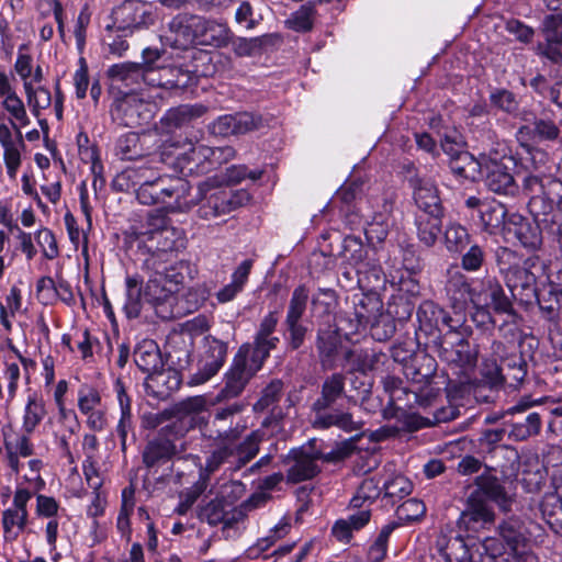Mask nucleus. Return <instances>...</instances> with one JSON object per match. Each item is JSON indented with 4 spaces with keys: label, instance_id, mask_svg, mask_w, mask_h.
<instances>
[{
    "label": "nucleus",
    "instance_id": "1",
    "mask_svg": "<svg viewBox=\"0 0 562 562\" xmlns=\"http://www.w3.org/2000/svg\"><path fill=\"white\" fill-rule=\"evenodd\" d=\"M469 493L465 507L458 520L459 527L467 531H477L494 522L495 512L492 505L503 513L512 510L516 497L515 480L491 467L477 474Z\"/></svg>",
    "mask_w": 562,
    "mask_h": 562
},
{
    "label": "nucleus",
    "instance_id": "2",
    "mask_svg": "<svg viewBox=\"0 0 562 562\" xmlns=\"http://www.w3.org/2000/svg\"><path fill=\"white\" fill-rule=\"evenodd\" d=\"M519 142L515 149L501 153L496 148L481 151V177L488 191L503 196L516 198L520 192L517 182L519 172L528 170L530 161L528 151Z\"/></svg>",
    "mask_w": 562,
    "mask_h": 562
},
{
    "label": "nucleus",
    "instance_id": "3",
    "mask_svg": "<svg viewBox=\"0 0 562 562\" xmlns=\"http://www.w3.org/2000/svg\"><path fill=\"white\" fill-rule=\"evenodd\" d=\"M133 186H138L136 199L143 205L161 204L171 213L189 212L193 206L192 200H189L191 186L181 177L166 173L155 176L150 168L140 167Z\"/></svg>",
    "mask_w": 562,
    "mask_h": 562
},
{
    "label": "nucleus",
    "instance_id": "4",
    "mask_svg": "<svg viewBox=\"0 0 562 562\" xmlns=\"http://www.w3.org/2000/svg\"><path fill=\"white\" fill-rule=\"evenodd\" d=\"M538 255H531L525 259L509 247L499 246L495 249V263L503 277L513 300L520 305L529 306L535 303L537 276L532 269L540 263Z\"/></svg>",
    "mask_w": 562,
    "mask_h": 562
},
{
    "label": "nucleus",
    "instance_id": "5",
    "mask_svg": "<svg viewBox=\"0 0 562 562\" xmlns=\"http://www.w3.org/2000/svg\"><path fill=\"white\" fill-rule=\"evenodd\" d=\"M437 370L436 359L424 350H417L408 364H404L403 373L406 379L419 385L418 390L413 392L414 402L424 409L432 405L440 394V383H445V381H436V379H443V375L437 374Z\"/></svg>",
    "mask_w": 562,
    "mask_h": 562
},
{
    "label": "nucleus",
    "instance_id": "6",
    "mask_svg": "<svg viewBox=\"0 0 562 562\" xmlns=\"http://www.w3.org/2000/svg\"><path fill=\"white\" fill-rule=\"evenodd\" d=\"M252 199L251 193L246 189H234L231 186L209 188L204 190L199 187L196 195V215L201 220L210 221L222 215L229 214L239 207L246 206Z\"/></svg>",
    "mask_w": 562,
    "mask_h": 562
},
{
    "label": "nucleus",
    "instance_id": "7",
    "mask_svg": "<svg viewBox=\"0 0 562 562\" xmlns=\"http://www.w3.org/2000/svg\"><path fill=\"white\" fill-rule=\"evenodd\" d=\"M533 220L519 213H512L507 217V232L513 234L519 244L529 251H537L543 244V234L558 243L561 225L548 215L530 212Z\"/></svg>",
    "mask_w": 562,
    "mask_h": 562
},
{
    "label": "nucleus",
    "instance_id": "8",
    "mask_svg": "<svg viewBox=\"0 0 562 562\" xmlns=\"http://www.w3.org/2000/svg\"><path fill=\"white\" fill-rule=\"evenodd\" d=\"M416 317L418 322L416 340L418 345L424 344L425 346L430 344L435 346L437 336L445 331L463 328L465 322L462 315L451 316L443 307L430 300H425L419 304Z\"/></svg>",
    "mask_w": 562,
    "mask_h": 562
},
{
    "label": "nucleus",
    "instance_id": "9",
    "mask_svg": "<svg viewBox=\"0 0 562 562\" xmlns=\"http://www.w3.org/2000/svg\"><path fill=\"white\" fill-rule=\"evenodd\" d=\"M188 426L180 420H171L160 427L157 435L148 439L142 451V462L148 470L161 468L171 463L178 454L177 440L188 432Z\"/></svg>",
    "mask_w": 562,
    "mask_h": 562
},
{
    "label": "nucleus",
    "instance_id": "10",
    "mask_svg": "<svg viewBox=\"0 0 562 562\" xmlns=\"http://www.w3.org/2000/svg\"><path fill=\"white\" fill-rule=\"evenodd\" d=\"M191 357L192 352L188 349L169 353L168 358L173 368L167 370L162 368L148 374L144 381L146 394L158 401L168 400L175 391L179 390L184 371L190 372Z\"/></svg>",
    "mask_w": 562,
    "mask_h": 562
},
{
    "label": "nucleus",
    "instance_id": "11",
    "mask_svg": "<svg viewBox=\"0 0 562 562\" xmlns=\"http://www.w3.org/2000/svg\"><path fill=\"white\" fill-rule=\"evenodd\" d=\"M470 334L471 328L464 322L463 328L437 336L434 348L439 358L462 371L473 370L477 363L479 350L471 346L468 339Z\"/></svg>",
    "mask_w": 562,
    "mask_h": 562
},
{
    "label": "nucleus",
    "instance_id": "12",
    "mask_svg": "<svg viewBox=\"0 0 562 562\" xmlns=\"http://www.w3.org/2000/svg\"><path fill=\"white\" fill-rule=\"evenodd\" d=\"M401 400L395 393H392L387 403L381 409L383 420L394 422L381 426L376 431L379 439L398 438L405 434H413L431 425L427 417L418 413L409 412L401 406L397 401Z\"/></svg>",
    "mask_w": 562,
    "mask_h": 562
},
{
    "label": "nucleus",
    "instance_id": "13",
    "mask_svg": "<svg viewBox=\"0 0 562 562\" xmlns=\"http://www.w3.org/2000/svg\"><path fill=\"white\" fill-rule=\"evenodd\" d=\"M157 105L135 93H124L114 99L110 108L113 123L122 127L148 126L155 117Z\"/></svg>",
    "mask_w": 562,
    "mask_h": 562
},
{
    "label": "nucleus",
    "instance_id": "14",
    "mask_svg": "<svg viewBox=\"0 0 562 562\" xmlns=\"http://www.w3.org/2000/svg\"><path fill=\"white\" fill-rule=\"evenodd\" d=\"M345 339H349V335L346 336L342 324L340 326L336 323L319 325L315 347L319 363L324 369H335L340 358L346 361L353 358V350L345 345Z\"/></svg>",
    "mask_w": 562,
    "mask_h": 562
},
{
    "label": "nucleus",
    "instance_id": "15",
    "mask_svg": "<svg viewBox=\"0 0 562 562\" xmlns=\"http://www.w3.org/2000/svg\"><path fill=\"white\" fill-rule=\"evenodd\" d=\"M202 349L195 372L190 371L187 375L191 386L201 385L218 373L226 362L228 344L207 335L202 340Z\"/></svg>",
    "mask_w": 562,
    "mask_h": 562
},
{
    "label": "nucleus",
    "instance_id": "16",
    "mask_svg": "<svg viewBox=\"0 0 562 562\" xmlns=\"http://www.w3.org/2000/svg\"><path fill=\"white\" fill-rule=\"evenodd\" d=\"M524 149L528 151L530 161L528 164V170L519 172L521 178L520 189L526 195H529L528 210L535 212L532 203L536 199H544L547 192V184L552 180H560V178L553 176H542V168L548 159V153L537 146H533L527 142L524 143Z\"/></svg>",
    "mask_w": 562,
    "mask_h": 562
},
{
    "label": "nucleus",
    "instance_id": "17",
    "mask_svg": "<svg viewBox=\"0 0 562 562\" xmlns=\"http://www.w3.org/2000/svg\"><path fill=\"white\" fill-rule=\"evenodd\" d=\"M383 303L376 293H359L352 295V311L339 314V324L347 335H356L366 330L369 324L382 312Z\"/></svg>",
    "mask_w": 562,
    "mask_h": 562
},
{
    "label": "nucleus",
    "instance_id": "18",
    "mask_svg": "<svg viewBox=\"0 0 562 562\" xmlns=\"http://www.w3.org/2000/svg\"><path fill=\"white\" fill-rule=\"evenodd\" d=\"M156 18L153 4L142 0L124 1L110 15L111 22L116 24L115 27L132 34L154 25Z\"/></svg>",
    "mask_w": 562,
    "mask_h": 562
},
{
    "label": "nucleus",
    "instance_id": "19",
    "mask_svg": "<svg viewBox=\"0 0 562 562\" xmlns=\"http://www.w3.org/2000/svg\"><path fill=\"white\" fill-rule=\"evenodd\" d=\"M148 225L154 227L149 232L148 241L150 244H144L143 248L150 255V258L146 260L147 263L153 261V266L157 261L167 262L169 258L179 248L178 241L175 238V229H168L165 227L166 217L160 215L148 216ZM142 249V246H139Z\"/></svg>",
    "mask_w": 562,
    "mask_h": 562
},
{
    "label": "nucleus",
    "instance_id": "20",
    "mask_svg": "<svg viewBox=\"0 0 562 562\" xmlns=\"http://www.w3.org/2000/svg\"><path fill=\"white\" fill-rule=\"evenodd\" d=\"M475 284L474 304H484L497 315L518 316L512 296L506 293L503 284L496 277L485 276L476 278Z\"/></svg>",
    "mask_w": 562,
    "mask_h": 562
},
{
    "label": "nucleus",
    "instance_id": "21",
    "mask_svg": "<svg viewBox=\"0 0 562 562\" xmlns=\"http://www.w3.org/2000/svg\"><path fill=\"white\" fill-rule=\"evenodd\" d=\"M528 124L519 126L517 136L519 142L532 140L536 143L555 144L562 143L561 124L555 122V113L551 109H543L539 114H533Z\"/></svg>",
    "mask_w": 562,
    "mask_h": 562
},
{
    "label": "nucleus",
    "instance_id": "22",
    "mask_svg": "<svg viewBox=\"0 0 562 562\" xmlns=\"http://www.w3.org/2000/svg\"><path fill=\"white\" fill-rule=\"evenodd\" d=\"M263 126L265 119L261 114L244 111L220 115L207 127L212 135L228 137L245 135Z\"/></svg>",
    "mask_w": 562,
    "mask_h": 562
},
{
    "label": "nucleus",
    "instance_id": "23",
    "mask_svg": "<svg viewBox=\"0 0 562 562\" xmlns=\"http://www.w3.org/2000/svg\"><path fill=\"white\" fill-rule=\"evenodd\" d=\"M493 356L501 358L505 386L517 389L527 376L528 363L520 350L515 346H506L499 340H493L491 345Z\"/></svg>",
    "mask_w": 562,
    "mask_h": 562
},
{
    "label": "nucleus",
    "instance_id": "24",
    "mask_svg": "<svg viewBox=\"0 0 562 562\" xmlns=\"http://www.w3.org/2000/svg\"><path fill=\"white\" fill-rule=\"evenodd\" d=\"M143 292L144 302L155 311L158 317L168 319L173 316L175 289L168 286L159 273L154 271L147 282L143 283Z\"/></svg>",
    "mask_w": 562,
    "mask_h": 562
},
{
    "label": "nucleus",
    "instance_id": "25",
    "mask_svg": "<svg viewBox=\"0 0 562 562\" xmlns=\"http://www.w3.org/2000/svg\"><path fill=\"white\" fill-rule=\"evenodd\" d=\"M475 292V279H470L460 271L448 272L445 293L454 315L460 314L464 317L469 304H474Z\"/></svg>",
    "mask_w": 562,
    "mask_h": 562
},
{
    "label": "nucleus",
    "instance_id": "26",
    "mask_svg": "<svg viewBox=\"0 0 562 562\" xmlns=\"http://www.w3.org/2000/svg\"><path fill=\"white\" fill-rule=\"evenodd\" d=\"M283 463H292L285 473V482L294 485L315 479L321 472V467L313 462L308 450L304 447L291 448L283 459Z\"/></svg>",
    "mask_w": 562,
    "mask_h": 562
},
{
    "label": "nucleus",
    "instance_id": "27",
    "mask_svg": "<svg viewBox=\"0 0 562 562\" xmlns=\"http://www.w3.org/2000/svg\"><path fill=\"white\" fill-rule=\"evenodd\" d=\"M408 184L413 189V199L418 212L445 214L440 192L434 181L416 173L408 178Z\"/></svg>",
    "mask_w": 562,
    "mask_h": 562
},
{
    "label": "nucleus",
    "instance_id": "28",
    "mask_svg": "<svg viewBox=\"0 0 562 562\" xmlns=\"http://www.w3.org/2000/svg\"><path fill=\"white\" fill-rule=\"evenodd\" d=\"M497 537L506 554L521 552L530 548V532L524 521L516 517L504 519L497 527Z\"/></svg>",
    "mask_w": 562,
    "mask_h": 562
},
{
    "label": "nucleus",
    "instance_id": "29",
    "mask_svg": "<svg viewBox=\"0 0 562 562\" xmlns=\"http://www.w3.org/2000/svg\"><path fill=\"white\" fill-rule=\"evenodd\" d=\"M344 396V375L340 373H333L327 376L321 386V395L312 404V412L315 414V418L329 414V409L334 411L338 401L342 400Z\"/></svg>",
    "mask_w": 562,
    "mask_h": 562
},
{
    "label": "nucleus",
    "instance_id": "30",
    "mask_svg": "<svg viewBox=\"0 0 562 562\" xmlns=\"http://www.w3.org/2000/svg\"><path fill=\"white\" fill-rule=\"evenodd\" d=\"M201 16L190 13H179L169 22L170 33L173 34V46L187 49L198 45Z\"/></svg>",
    "mask_w": 562,
    "mask_h": 562
},
{
    "label": "nucleus",
    "instance_id": "31",
    "mask_svg": "<svg viewBox=\"0 0 562 562\" xmlns=\"http://www.w3.org/2000/svg\"><path fill=\"white\" fill-rule=\"evenodd\" d=\"M554 492L546 493L540 502V512L550 529L562 537V470L553 477Z\"/></svg>",
    "mask_w": 562,
    "mask_h": 562
},
{
    "label": "nucleus",
    "instance_id": "32",
    "mask_svg": "<svg viewBox=\"0 0 562 562\" xmlns=\"http://www.w3.org/2000/svg\"><path fill=\"white\" fill-rule=\"evenodd\" d=\"M198 85L192 76L188 64L179 66L165 67L157 79H150L149 86L161 87L169 90H187Z\"/></svg>",
    "mask_w": 562,
    "mask_h": 562
},
{
    "label": "nucleus",
    "instance_id": "33",
    "mask_svg": "<svg viewBox=\"0 0 562 562\" xmlns=\"http://www.w3.org/2000/svg\"><path fill=\"white\" fill-rule=\"evenodd\" d=\"M536 213L548 215L557 222V226L562 224V179L552 180L547 184V192L543 198L536 199L532 203Z\"/></svg>",
    "mask_w": 562,
    "mask_h": 562
},
{
    "label": "nucleus",
    "instance_id": "34",
    "mask_svg": "<svg viewBox=\"0 0 562 562\" xmlns=\"http://www.w3.org/2000/svg\"><path fill=\"white\" fill-rule=\"evenodd\" d=\"M198 30V45L202 46L226 47L234 37V33L226 23L207 20L202 16Z\"/></svg>",
    "mask_w": 562,
    "mask_h": 562
},
{
    "label": "nucleus",
    "instance_id": "35",
    "mask_svg": "<svg viewBox=\"0 0 562 562\" xmlns=\"http://www.w3.org/2000/svg\"><path fill=\"white\" fill-rule=\"evenodd\" d=\"M508 212L506 206L495 199L486 200L485 206L479 214V226L488 235H497L507 228Z\"/></svg>",
    "mask_w": 562,
    "mask_h": 562
},
{
    "label": "nucleus",
    "instance_id": "36",
    "mask_svg": "<svg viewBox=\"0 0 562 562\" xmlns=\"http://www.w3.org/2000/svg\"><path fill=\"white\" fill-rule=\"evenodd\" d=\"M150 155L140 134L127 132L117 137L114 144V156L123 161L139 160Z\"/></svg>",
    "mask_w": 562,
    "mask_h": 562
},
{
    "label": "nucleus",
    "instance_id": "37",
    "mask_svg": "<svg viewBox=\"0 0 562 562\" xmlns=\"http://www.w3.org/2000/svg\"><path fill=\"white\" fill-rule=\"evenodd\" d=\"M445 214L417 212L415 215L416 235L420 244L427 248L436 245L442 232V218Z\"/></svg>",
    "mask_w": 562,
    "mask_h": 562
},
{
    "label": "nucleus",
    "instance_id": "38",
    "mask_svg": "<svg viewBox=\"0 0 562 562\" xmlns=\"http://www.w3.org/2000/svg\"><path fill=\"white\" fill-rule=\"evenodd\" d=\"M134 362L147 375L162 369L164 361L158 344L153 339L137 342L134 349Z\"/></svg>",
    "mask_w": 562,
    "mask_h": 562
},
{
    "label": "nucleus",
    "instance_id": "39",
    "mask_svg": "<svg viewBox=\"0 0 562 562\" xmlns=\"http://www.w3.org/2000/svg\"><path fill=\"white\" fill-rule=\"evenodd\" d=\"M144 302L143 277L138 273L127 274L125 278V301L122 311L127 319L138 318Z\"/></svg>",
    "mask_w": 562,
    "mask_h": 562
},
{
    "label": "nucleus",
    "instance_id": "40",
    "mask_svg": "<svg viewBox=\"0 0 562 562\" xmlns=\"http://www.w3.org/2000/svg\"><path fill=\"white\" fill-rule=\"evenodd\" d=\"M183 177H198L210 172V162L207 156L202 150V145L194 146L189 143L186 155L178 160V167L175 170Z\"/></svg>",
    "mask_w": 562,
    "mask_h": 562
},
{
    "label": "nucleus",
    "instance_id": "41",
    "mask_svg": "<svg viewBox=\"0 0 562 562\" xmlns=\"http://www.w3.org/2000/svg\"><path fill=\"white\" fill-rule=\"evenodd\" d=\"M221 442L205 459L204 471L207 474L216 472L224 463L229 462L232 458L239 454L243 445H237L234 439L228 438V432L225 430L218 434Z\"/></svg>",
    "mask_w": 562,
    "mask_h": 562
},
{
    "label": "nucleus",
    "instance_id": "42",
    "mask_svg": "<svg viewBox=\"0 0 562 562\" xmlns=\"http://www.w3.org/2000/svg\"><path fill=\"white\" fill-rule=\"evenodd\" d=\"M254 266L252 259L243 260L231 276V282L224 285L217 293L218 303L224 304L233 301L245 289Z\"/></svg>",
    "mask_w": 562,
    "mask_h": 562
},
{
    "label": "nucleus",
    "instance_id": "43",
    "mask_svg": "<svg viewBox=\"0 0 562 562\" xmlns=\"http://www.w3.org/2000/svg\"><path fill=\"white\" fill-rule=\"evenodd\" d=\"M543 424V414L539 411L530 412L522 418L510 423L508 440L520 442L540 434Z\"/></svg>",
    "mask_w": 562,
    "mask_h": 562
},
{
    "label": "nucleus",
    "instance_id": "44",
    "mask_svg": "<svg viewBox=\"0 0 562 562\" xmlns=\"http://www.w3.org/2000/svg\"><path fill=\"white\" fill-rule=\"evenodd\" d=\"M437 544L439 554L445 562H472L473 554L460 535L449 538L442 537Z\"/></svg>",
    "mask_w": 562,
    "mask_h": 562
},
{
    "label": "nucleus",
    "instance_id": "45",
    "mask_svg": "<svg viewBox=\"0 0 562 562\" xmlns=\"http://www.w3.org/2000/svg\"><path fill=\"white\" fill-rule=\"evenodd\" d=\"M47 412L45 401L40 392H30L22 417V430L34 432L45 418Z\"/></svg>",
    "mask_w": 562,
    "mask_h": 562
},
{
    "label": "nucleus",
    "instance_id": "46",
    "mask_svg": "<svg viewBox=\"0 0 562 562\" xmlns=\"http://www.w3.org/2000/svg\"><path fill=\"white\" fill-rule=\"evenodd\" d=\"M254 375H256L254 370L250 373H246L228 369L224 374V386L216 394L215 402L220 403L238 397Z\"/></svg>",
    "mask_w": 562,
    "mask_h": 562
},
{
    "label": "nucleus",
    "instance_id": "47",
    "mask_svg": "<svg viewBox=\"0 0 562 562\" xmlns=\"http://www.w3.org/2000/svg\"><path fill=\"white\" fill-rule=\"evenodd\" d=\"M220 56L206 50L193 52L188 63L192 76L198 82L199 78L214 77L218 71Z\"/></svg>",
    "mask_w": 562,
    "mask_h": 562
},
{
    "label": "nucleus",
    "instance_id": "48",
    "mask_svg": "<svg viewBox=\"0 0 562 562\" xmlns=\"http://www.w3.org/2000/svg\"><path fill=\"white\" fill-rule=\"evenodd\" d=\"M449 168L457 178L475 180L476 175L481 172V153L477 157H474L465 150L450 158Z\"/></svg>",
    "mask_w": 562,
    "mask_h": 562
},
{
    "label": "nucleus",
    "instance_id": "49",
    "mask_svg": "<svg viewBox=\"0 0 562 562\" xmlns=\"http://www.w3.org/2000/svg\"><path fill=\"white\" fill-rule=\"evenodd\" d=\"M465 124L472 138L475 139L484 150L494 148L497 140V133L493 128L491 117L465 119Z\"/></svg>",
    "mask_w": 562,
    "mask_h": 562
},
{
    "label": "nucleus",
    "instance_id": "50",
    "mask_svg": "<svg viewBox=\"0 0 562 562\" xmlns=\"http://www.w3.org/2000/svg\"><path fill=\"white\" fill-rule=\"evenodd\" d=\"M155 272L159 273L161 278H164V282L175 289V293L179 290V286L182 285L187 278L193 279L194 269L191 263L187 260H178L170 266L164 267L161 270L159 267H155Z\"/></svg>",
    "mask_w": 562,
    "mask_h": 562
},
{
    "label": "nucleus",
    "instance_id": "51",
    "mask_svg": "<svg viewBox=\"0 0 562 562\" xmlns=\"http://www.w3.org/2000/svg\"><path fill=\"white\" fill-rule=\"evenodd\" d=\"M22 430L21 434H16L11 425L3 426L1 429V436L3 438V446L7 449V445L12 448V451L22 458H29L34 454V443L32 442L31 435Z\"/></svg>",
    "mask_w": 562,
    "mask_h": 562
},
{
    "label": "nucleus",
    "instance_id": "52",
    "mask_svg": "<svg viewBox=\"0 0 562 562\" xmlns=\"http://www.w3.org/2000/svg\"><path fill=\"white\" fill-rule=\"evenodd\" d=\"M313 425L317 429H328L335 426L346 432H352L360 428L351 413L339 408H334L329 414L316 417Z\"/></svg>",
    "mask_w": 562,
    "mask_h": 562
},
{
    "label": "nucleus",
    "instance_id": "53",
    "mask_svg": "<svg viewBox=\"0 0 562 562\" xmlns=\"http://www.w3.org/2000/svg\"><path fill=\"white\" fill-rule=\"evenodd\" d=\"M412 491V481L403 474H395L383 482V499L392 506L407 497Z\"/></svg>",
    "mask_w": 562,
    "mask_h": 562
},
{
    "label": "nucleus",
    "instance_id": "54",
    "mask_svg": "<svg viewBox=\"0 0 562 562\" xmlns=\"http://www.w3.org/2000/svg\"><path fill=\"white\" fill-rule=\"evenodd\" d=\"M535 303L538 304L542 317L548 321H557L560 315L561 299L558 293L547 288L544 284L539 283L536 289Z\"/></svg>",
    "mask_w": 562,
    "mask_h": 562
},
{
    "label": "nucleus",
    "instance_id": "55",
    "mask_svg": "<svg viewBox=\"0 0 562 562\" xmlns=\"http://www.w3.org/2000/svg\"><path fill=\"white\" fill-rule=\"evenodd\" d=\"M443 243L450 254H462L471 244V235L463 225L451 222L446 226Z\"/></svg>",
    "mask_w": 562,
    "mask_h": 562
},
{
    "label": "nucleus",
    "instance_id": "56",
    "mask_svg": "<svg viewBox=\"0 0 562 562\" xmlns=\"http://www.w3.org/2000/svg\"><path fill=\"white\" fill-rule=\"evenodd\" d=\"M401 525V522L392 520L382 526L368 549L367 558L369 562H382L386 558L390 537Z\"/></svg>",
    "mask_w": 562,
    "mask_h": 562
},
{
    "label": "nucleus",
    "instance_id": "57",
    "mask_svg": "<svg viewBox=\"0 0 562 562\" xmlns=\"http://www.w3.org/2000/svg\"><path fill=\"white\" fill-rule=\"evenodd\" d=\"M282 326V337L285 350L288 352L300 350L305 345L308 335V327L303 323V321H284Z\"/></svg>",
    "mask_w": 562,
    "mask_h": 562
},
{
    "label": "nucleus",
    "instance_id": "58",
    "mask_svg": "<svg viewBox=\"0 0 562 562\" xmlns=\"http://www.w3.org/2000/svg\"><path fill=\"white\" fill-rule=\"evenodd\" d=\"M166 50L158 47H146L142 52V61L138 63L140 72L144 76V82L149 85L150 79H155L153 75L158 71V75L165 69L164 54Z\"/></svg>",
    "mask_w": 562,
    "mask_h": 562
},
{
    "label": "nucleus",
    "instance_id": "59",
    "mask_svg": "<svg viewBox=\"0 0 562 562\" xmlns=\"http://www.w3.org/2000/svg\"><path fill=\"white\" fill-rule=\"evenodd\" d=\"M206 404L204 396H191L176 403L171 411L175 412V417H178L176 420L184 423V418L190 417V426L188 427L190 429L192 422L195 420V415L206 411ZM183 425L186 426V424Z\"/></svg>",
    "mask_w": 562,
    "mask_h": 562
},
{
    "label": "nucleus",
    "instance_id": "60",
    "mask_svg": "<svg viewBox=\"0 0 562 562\" xmlns=\"http://www.w3.org/2000/svg\"><path fill=\"white\" fill-rule=\"evenodd\" d=\"M139 68L138 63L124 61L111 65L106 75L112 81H120L125 85L144 82V76Z\"/></svg>",
    "mask_w": 562,
    "mask_h": 562
},
{
    "label": "nucleus",
    "instance_id": "61",
    "mask_svg": "<svg viewBox=\"0 0 562 562\" xmlns=\"http://www.w3.org/2000/svg\"><path fill=\"white\" fill-rule=\"evenodd\" d=\"M472 562H508V554L504 552V546L499 539L487 537L477 548Z\"/></svg>",
    "mask_w": 562,
    "mask_h": 562
},
{
    "label": "nucleus",
    "instance_id": "62",
    "mask_svg": "<svg viewBox=\"0 0 562 562\" xmlns=\"http://www.w3.org/2000/svg\"><path fill=\"white\" fill-rule=\"evenodd\" d=\"M284 383L281 379H272L261 391L260 397L252 405L254 413H263L270 406L277 405L283 394Z\"/></svg>",
    "mask_w": 562,
    "mask_h": 562
},
{
    "label": "nucleus",
    "instance_id": "63",
    "mask_svg": "<svg viewBox=\"0 0 562 562\" xmlns=\"http://www.w3.org/2000/svg\"><path fill=\"white\" fill-rule=\"evenodd\" d=\"M115 26L116 24L113 22H110L104 26L103 42L108 46L110 54L122 57L130 47L127 37L132 36L133 34L122 32L119 30V27Z\"/></svg>",
    "mask_w": 562,
    "mask_h": 562
},
{
    "label": "nucleus",
    "instance_id": "64",
    "mask_svg": "<svg viewBox=\"0 0 562 562\" xmlns=\"http://www.w3.org/2000/svg\"><path fill=\"white\" fill-rule=\"evenodd\" d=\"M229 504L231 501H228L227 497L217 495L201 507L199 517L210 526H217L224 520L225 514H227L226 509Z\"/></svg>",
    "mask_w": 562,
    "mask_h": 562
}]
</instances>
